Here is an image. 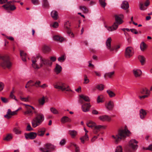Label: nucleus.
<instances>
[{
	"label": "nucleus",
	"instance_id": "f257e3e1",
	"mask_svg": "<svg viewBox=\"0 0 152 152\" xmlns=\"http://www.w3.org/2000/svg\"><path fill=\"white\" fill-rule=\"evenodd\" d=\"M56 60V58L55 56L50 57L49 60L43 58L37 54L32 58V66L35 69H38L42 67L43 65L51 66L53 62L55 61Z\"/></svg>",
	"mask_w": 152,
	"mask_h": 152
},
{
	"label": "nucleus",
	"instance_id": "f03ea898",
	"mask_svg": "<svg viewBox=\"0 0 152 152\" xmlns=\"http://www.w3.org/2000/svg\"><path fill=\"white\" fill-rule=\"evenodd\" d=\"M115 21L112 26H108L106 25L104 26L109 32L112 31L116 30L119 25L121 24L124 22L123 20L124 16L122 14H120L119 15H115Z\"/></svg>",
	"mask_w": 152,
	"mask_h": 152
},
{
	"label": "nucleus",
	"instance_id": "7ed1b4c3",
	"mask_svg": "<svg viewBox=\"0 0 152 152\" xmlns=\"http://www.w3.org/2000/svg\"><path fill=\"white\" fill-rule=\"evenodd\" d=\"M130 131L125 128L124 129H121L118 131V133L115 135H113L112 137L115 143L117 144L121 141L123 138L128 136Z\"/></svg>",
	"mask_w": 152,
	"mask_h": 152
},
{
	"label": "nucleus",
	"instance_id": "20e7f679",
	"mask_svg": "<svg viewBox=\"0 0 152 152\" xmlns=\"http://www.w3.org/2000/svg\"><path fill=\"white\" fill-rule=\"evenodd\" d=\"M87 126L90 128L94 127L93 133L95 134H97L101 129H105L106 126L103 125H96L95 123L91 120L88 121L86 123Z\"/></svg>",
	"mask_w": 152,
	"mask_h": 152
},
{
	"label": "nucleus",
	"instance_id": "39448f33",
	"mask_svg": "<svg viewBox=\"0 0 152 152\" xmlns=\"http://www.w3.org/2000/svg\"><path fill=\"white\" fill-rule=\"evenodd\" d=\"M44 120V115L40 113L37 115L32 121L31 123L32 126L35 128L40 125Z\"/></svg>",
	"mask_w": 152,
	"mask_h": 152
},
{
	"label": "nucleus",
	"instance_id": "423d86ee",
	"mask_svg": "<svg viewBox=\"0 0 152 152\" xmlns=\"http://www.w3.org/2000/svg\"><path fill=\"white\" fill-rule=\"evenodd\" d=\"M0 58L1 60L0 64L1 67L4 69L6 68L9 69L10 68L12 64L8 56H2L0 57Z\"/></svg>",
	"mask_w": 152,
	"mask_h": 152
},
{
	"label": "nucleus",
	"instance_id": "0eeeda50",
	"mask_svg": "<svg viewBox=\"0 0 152 152\" xmlns=\"http://www.w3.org/2000/svg\"><path fill=\"white\" fill-rule=\"evenodd\" d=\"M138 142L135 139H132L129 142V148L127 149V152H132L135 151L138 147V145L137 144Z\"/></svg>",
	"mask_w": 152,
	"mask_h": 152
},
{
	"label": "nucleus",
	"instance_id": "6e6552de",
	"mask_svg": "<svg viewBox=\"0 0 152 152\" xmlns=\"http://www.w3.org/2000/svg\"><path fill=\"white\" fill-rule=\"evenodd\" d=\"M54 88L56 89L61 90L62 91L66 90V91H72L70 89H67V88L69 87V86H66L64 83L61 82H58L56 83V84L54 85Z\"/></svg>",
	"mask_w": 152,
	"mask_h": 152
},
{
	"label": "nucleus",
	"instance_id": "1a4fd4ad",
	"mask_svg": "<svg viewBox=\"0 0 152 152\" xmlns=\"http://www.w3.org/2000/svg\"><path fill=\"white\" fill-rule=\"evenodd\" d=\"M112 39L110 37H109L107 39L106 42V45L107 49L110 52H113L115 50L116 51L118 49L120 48L119 45L116 46H111V42Z\"/></svg>",
	"mask_w": 152,
	"mask_h": 152
},
{
	"label": "nucleus",
	"instance_id": "9d476101",
	"mask_svg": "<svg viewBox=\"0 0 152 152\" xmlns=\"http://www.w3.org/2000/svg\"><path fill=\"white\" fill-rule=\"evenodd\" d=\"M44 147L39 148V150L41 152H50L51 150L54 148V146L50 143H47L44 145Z\"/></svg>",
	"mask_w": 152,
	"mask_h": 152
},
{
	"label": "nucleus",
	"instance_id": "9b49d317",
	"mask_svg": "<svg viewBox=\"0 0 152 152\" xmlns=\"http://www.w3.org/2000/svg\"><path fill=\"white\" fill-rule=\"evenodd\" d=\"M6 3V4L2 6L5 10L13 11L16 9V7L15 5L11 4L13 3L12 1H7Z\"/></svg>",
	"mask_w": 152,
	"mask_h": 152
},
{
	"label": "nucleus",
	"instance_id": "f8f14e48",
	"mask_svg": "<svg viewBox=\"0 0 152 152\" xmlns=\"http://www.w3.org/2000/svg\"><path fill=\"white\" fill-rule=\"evenodd\" d=\"M20 109H21V108L19 107L16 110L13 111H12L11 109H8L7 113V114L6 115H4V118L8 119H10L11 117V115H14L17 114V112Z\"/></svg>",
	"mask_w": 152,
	"mask_h": 152
},
{
	"label": "nucleus",
	"instance_id": "ddd939ff",
	"mask_svg": "<svg viewBox=\"0 0 152 152\" xmlns=\"http://www.w3.org/2000/svg\"><path fill=\"white\" fill-rule=\"evenodd\" d=\"M133 53V49L131 47L126 48L125 50V56L127 58H129L132 56Z\"/></svg>",
	"mask_w": 152,
	"mask_h": 152
},
{
	"label": "nucleus",
	"instance_id": "4468645a",
	"mask_svg": "<svg viewBox=\"0 0 152 152\" xmlns=\"http://www.w3.org/2000/svg\"><path fill=\"white\" fill-rule=\"evenodd\" d=\"M24 135L26 139L33 140L36 137L37 134L36 132H31L29 133H25Z\"/></svg>",
	"mask_w": 152,
	"mask_h": 152
},
{
	"label": "nucleus",
	"instance_id": "2eb2a0df",
	"mask_svg": "<svg viewBox=\"0 0 152 152\" xmlns=\"http://www.w3.org/2000/svg\"><path fill=\"white\" fill-rule=\"evenodd\" d=\"M133 73L135 77H139L141 75L142 72L140 69H134L133 70Z\"/></svg>",
	"mask_w": 152,
	"mask_h": 152
},
{
	"label": "nucleus",
	"instance_id": "dca6fc26",
	"mask_svg": "<svg viewBox=\"0 0 152 152\" xmlns=\"http://www.w3.org/2000/svg\"><path fill=\"white\" fill-rule=\"evenodd\" d=\"M146 1L145 2V6L144 5L142 2H140V8L141 10H144L146 9V7L149 5L150 2L149 0H146Z\"/></svg>",
	"mask_w": 152,
	"mask_h": 152
},
{
	"label": "nucleus",
	"instance_id": "f3484780",
	"mask_svg": "<svg viewBox=\"0 0 152 152\" xmlns=\"http://www.w3.org/2000/svg\"><path fill=\"white\" fill-rule=\"evenodd\" d=\"M80 98L79 100V102L81 104L83 103V100L86 102L90 101V99L87 96L81 95L80 96Z\"/></svg>",
	"mask_w": 152,
	"mask_h": 152
},
{
	"label": "nucleus",
	"instance_id": "a211bd4d",
	"mask_svg": "<svg viewBox=\"0 0 152 152\" xmlns=\"http://www.w3.org/2000/svg\"><path fill=\"white\" fill-rule=\"evenodd\" d=\"M91 107L89 103L85 104L82 106V110L85 112H87L89 111V108Z\"/></svg>",
	"mask_w": 152,
	"mask_h": 152
},
{
	"label": "nucleus",
	"instance_id": "6ab92c4d",
	"mask_svg": "<svg viewBox=\"0 0 152 152\" xmlns=\"http://www.w3.org/2000/svg\"><path fill=\"white\" fill-rule=\"evenodd\" d=\"M99 118L103 121H109L111 120L110 117L106 115L100 116L99 117Z\"/></svg>",
	"mask_w": 152,
	"mask_h": 152
},
{
	"label": "nucleus",
	"instance_id": "aec40b11",
	"mask_svg": "<svg viewBox=\"0 0 152 152\" xmlns=\"http://www.w3.org/2000/svg\"><path fill=\"white\" fill-rule=\"evenodd\" d=\"M26 110L24 112L25 115H27L28 116H31L33 115V111L30 108L26 107Z\"/></svg>",
	"mask_w": 152,
	"mask_h": 152
},
{
	"label": "nucleus",
	"instance_id": "412c9836",
	"mask_svg": "<svg viewBox=\"0 0 152 152\" xmlns=\"http://www.w3.org/2000/svg\"><path fill=\"white\" fill-rule=\"evenodd\" d=\"M140 116L141 119H144L147 114L146 111L143 109H141L140 110Z\"/></svg>",
	"mask_w": 152,
	"mask_h": 152
},
{
	"label": "nucleus",
	"instance_id": "4be33fe9",
	"mask_svg": "<svg viewBox=\"0 0 152 152\" xmlns=\"http://www.w3.org/2000/svg\"><path fill=\"white\" fill-rule=\"evenodd\" d=\"M129 7V4L126 1H123L121 4V8L124 10H126Z\"/></svg>",
	"mask_w": 152,
	"mask_h": 152
},
{
	"label": "nucleus",
	"instance_id": "5701e85b",
	"mask_svg": "<svg viewBox=\"0 0 152 152\" xmlns=\"http://www.w3.org/2000/svg\"><path fill=\"white\" fill-rule=\"evenodd\" d=\"M45 129L44 128L40 129L38 130L37 134L40 136H43L45 134Z\"/></svg>",
	"mask_w": 152,
	"mask_h": 152
},
{
	"label": "nucleus",
	"instance_id": "b1692460",
	"mask_svg": "<svg viewBox=\"0 0 152 152\" xmlns=\"http://www.w3.org/2000/svg\"><path fill=\"white\" fill-rule=\"evenodd\" d=\"M51 15L54 20H56L58 18V14L57 11L53 10L51 13Z\"/></svg>",
	"mask_w": 152,
	"mask_h": 152
},
{
	"label": "nucleus",
	"instance_id": "393cba45",
	"mask_svg": "<svg viewBox=\"0 0 152 152\" xmlns=\"http://www.w3.org/2000/svg\"><path fill=\"white\" fill-rule=\"evenodd\" d=\"M113 107V103L111 101H109L106 105V108L109 110H111Z\"/></svg>",
	"mask_w": 152,
	"mask_h": 152
},
{
	"label": "nucleus",
	"instance_id": "a878e982",
	"mask_svg": "<svg viewBox=\"0 0 152 152\" xmlns=\"http://www.w3.org/2000/svg\"><path fill=\"white\" fill-rule=\"evenodd\" d=\"M53 39L58 41L61 42L63 41L64 40V38L62 37L57 35L53 36Z\"/></svg>",
	"mask_w": 152,
	"mask_h": 152
},
{
	"label": "nucleus",
	"instance_id": "bb28decb",
	"mask_svg": "<svg viewBox=\"0 0 152 152\" xmlns=\"http://www.w3.org/2000/svg\"><path fill=\"white\" fill-rule=\"evenodd\" d=\"M62 70L61 67L58 65V64H56V66L55 68V72L57 74H58Z\"/></svg>",
	"mask_w": 152,
	"mask_h": 152
},
{
	"label": "nucleus",
	"instance_id": "cd10ccee",
	"mask_svg": "<svg viewBox=\"0 0 152 152\" xmlns=\"http://www.w3.org/2000/svg\"><path fill=\"white\" fill-rule=\"evenodd\" d=\"M71 120L68 117L65 116L63 117L61 120V122L62 123H65L67 122H70L71 121Z\"/></svg>",
	"mask_w": 152,
	"mask_h": 152
},
{
	"label": "nucleus",
	"instance_id": "c85d7f7f",
	"mask_svg": "<svg viewBox=\"0 0 152 152\" xmlns=\"http://www.w3.org/2000/svg\"><path fill=\"white\" fill-rule=\"evenodd\" d=\"M20 55L23 61L25 62L26 61V54L23 51H20Z\"/></svg>",
	"mask_w": 152,
	"mask_h": 152
},
{
	"label": "nucleus",
	"instance_id": "c756f323",
	"mask_svg": "<svg viewBox=\"0 0 152 152\" xmlns=\"http://www.w3.org/2000/svg\"><path fill=\"white\" fill-rule=\"evenodd\" d=\"M42 50L44 53H48L51 51L50 48L46 45H45L43 47Z\"/></svg>",
	"mask_w": 152,
	"mask_h": 152
},
{
	"label": "nucleus",
	"instance_id": "7c9ffc66",
	"mask_svg": "<svg viewBox=\"0 0 152 152\" xmlns=\"http://www.w3.org/2000/svg\"><path fill=\"white\" fill-rule=\"evenodd\" d=\"M69 134L72 138H74L77 134V132L75 130H70L69 132Z\"/></svg>",
	"mask_w": 152,
	"mask_h": 152
},
{
	"label": "nucleus",
	"instance_id": "2f4dec72",
	"mask_svg": "<svg viewBox=\"0 0 152 152\" xmlns=\"http://www.w3.org/2000/svg\"><path fill=\"white\" fill-rule=\"evenodd\" d=\"M19 129L20 128L15 127L13 129V132L16 134H21L22 132Z\"/></svg>",
	"mask_w": 152,
	"mask_h": 152
},
{
	"label": "nucleus",
	"instance_id": "473e14b6",
	"mask_svg": "<svg viewBox=\"0 0 152 152\" xmlns=\"http://www.w3.org/2000/svg\"><path fill=\"white\" fill-rule=\"evenodd\" d=\"M138 58L142 65H143L145 61L144 57L140 55L138 56Z\"/></svg>",
	"mask_w": 152,
	"mask_h": 152
},
{
	"label": "nucleus",
	"instance_id": "72a5a7b5",
	"mask_svg": "<svg viewBox=\"0 0 152 152\" xmlns=\"http://www.w3.org/2000/svg\"><path fill=\"white\" fill-rule=\"evenodd\" d=\"M147 46L146 44L143 42H142L140 45V48L142 51H144L146 48Z\"/></svg>",
	"mask_w": 152,
	"mask_h": 152
},
{
	"label": "nucleus",
	"instance_id": "f704fd0d",
	"mask_svg": "<svg viewBox=\"0 0 152 152\" xmlns=\"http://www.w3.org/2000/svg\"><path fill=\"white\" fill-rule=\"evenodd\" d=\"M106 0H99V3L100 5L103 8H104L107 5L105 2Z\"/></svg>",
	"mask_w": 152,
	"mask_h": 152
},
{
	"label": "nucleus",
	"instance_id": "c9c22d12",
	"mask_svg": "<svg viewBox=\"0 0 152 152\" xmlns=\"http://www.w3.org/2000/svg\"><path fill=\"white\" fill-rule=\"evenodd\" d=\"M80 9L84 13H87L88 12V10L87 8L84 6H81L80 7Z\"/></svg>",
	"mask_w": 152,
	"mask_h": 152
},
{
	"label": "nucleus",
	"instance_id": "e433bc0d",
	"mask_svg": "<svg viewBox=\"0 0 152 152\" xmlns=\"http://www.w3.org/2000/svg\"><path fill=\"white\" fill-rule=\"evenodd\" d=\"M104 100V96L103 95H101L98 96L97 100V103L102 102Z\"/></svg>",
	"mask_w": 152,
	"mask_h": 152
},
{
	"label": "nucleus",
	"instance_id": "4c0bfd02",
	"mask_svg": "<svg viewBox=\"0 0 152 152\" xmlns=\"http://www.w3.org/2000/svg\"><path fill=\"white\" fill-rule=\"evenodd\" d=\"M88 137L87 134H85V135L83 137L80 138L81 142L83 143H84L85 140H88Z\"/></svg>",
	"mask_w": 152,
	"mask_h": 152
},
{
	"label": "nucleus",
	"instance_id": "58836bf2",
	"mask_svg": "<svg viewBox=\"0 0 152 152\" xmlns=\"http://www.w3.org/2000/svg\"><path fill=\"white\" fill-rule=\"evenodd\" d=\"M12 138V134H7L4 140H5L8 141L11 140Z\"/></svg>",
	"mask_w": 152,
	"mask_h": 152
},
{
	"label": "nucleus",
	"instance_id": "ea45409f",
	"mask_svg": "<svg viewBox=\"0 0 152 152\" xmlns=\"http://www.w3.org/2000/svg\"><path fill=\"white\" fill-rule=\"evenodd\" d=\"M114 71L106 73L104 75V77L105 78L107 76L108 77L110 78L114 75Z\"/></svg>",
	"mask_w": 152,
	"mask_h": 152
},
{
	"label": "nucleus",
	"instance_id": "a19ab883",
	"mask_svg": "<svg viewBox=\"0 0 152 152\" xmlns=\"http://www.w3.org/2000/svg\"><path fill=\"white\" fill-rule=\"evenodd\" d=\"M107 92L109 96L110 97H113L115 95V94L110 90H107Z\"/></svg>",
	"mask_w": 152,
	"mask_h": 152
},
{
	"label": "nucleus",
	"instance_id": "79ce46f5",
	"mask_svg": "<svg viewBox=\"0 0 152 152\" xmlns=\"http://www.w3.org/2000/svg\"><path fill=\"white\" fill-rule=\"evenodd\" d=\"M42 6L46 8L49 7V4L47 0H43Z\"/></svg>",
	"mask_w": 152,
	"mask_h": 152
},
{
	"label": "nucleus",
	"instance_id": "37998d69",
	"mask_svg": "<svg viewBox=\"0 0 152 152\" xmlns=\"http://www.w3.org/2000/svg\"><path fill=\"white\" fill-rule=\"evenodd\" d=\"M38 101L40 104L42 105H43L45 103L44 97L43 96L42 98L39 99Z\"/></svg>",
	"mask_w": 152,
	"mask_h": 152
},
{
	"label": "nucleus",
	"instance_id": "c03bdc74",
	"mask_svg": "<svg viewBox=\"0 0 152 152\" xmlns=\"http://www.w3.org/2000/svg\"><path fill=\"white\" fill-rule=\"evenodd\" d=\"M72 145L75 147V152H80L79 147L75 142H73L71 143Z\"/></svg>",
	"mask_w": 152,
	"mask_h": 152
},
{
	"label": "nucleus",
	"instance_id": "a18cd8bd",
	"mask_svg": "<svg viewBox=\"0 0 152 152\" xmlns=\"http://www.w3.org/2000/svg\"><path fill=\"white\" fill-rule=\"evenodd\" d=\"M115 152H123L122 146L119 145L117 146L115 149Z\"/></svg>",
	"mask_w": 152,
	"mask_h": 152
},
{
	"label": "nucleus",
	"instance_id": "49530a36",
	"mask_svg": "<svg viewBox=\"0 0 152 152\" xmlns=\"http://www.w3.org/2000/svg\"><path fill=\"white\" fill-rule=\"evenodd\" d=\"M66 59V58L64 55L61 56L59 57L58 59V61L60 62H63Z\"/></svg>",
	"mask_w": 152,
	"mask_h": 152
},
{
	"label": "nucleus",
	"instance_id": "de8ad7c7",
	"mask_svg": "<svg viewBox=\"0 0 152 152\" xmlns=\"http://www.w3.org/2000/svg\"><path fill=\"white\" fill-rule=\"evenodd\" d=\"M50 110L54 114H56L58 113V111L54 107H51L50 108Z\"/></svg>",
	"mask_w": 152,
	"mask_h": 152
},
{
	"label": "nucleus",
	"instance_id": "09e8293b",
	"mask_svg": "<svg viewBox=\"0 0 152 152\" xmlns=\"http://www.w3.org/2000/svg\"><path fill=\"white\" fill-rule=\"evenodd\" d=\"M64 27L66 29H68L70 26V23L68 21H66L64 23Z\"/></svg>",
	"mask_w": 152,
	"mask_h": 152
},
{
	"label": "nucleus",
	"instance_id": "8fccbe9b",
	"mask_svg": "<svg viewBox=\"0 0 152 152\" xmlns=\"http://www.w3.org/2000/svg\"><path fill=\"white\" fill-rule=\"evenodd\" d=\"M96 87V88L99 90H102L104 89V86L102 84L98 85Z\"/></svg>",
	"mask_w": 152,
	"mask_h": 152
},
{
	"label": "nucleus",
	"instance_id": "3c124183",
	"mask_svg": "<svg viewBox=\"0 0 152 152\" xmlns=\"http://www.w3.org/2000/svg\"><path fill=\"white\" fill-rule=\"evenodd\" d=\"M90 82L89 80L87 78V77L86 75H85L84 76V84H87L89 83Z\"/></svg>",
	"mask_w": 152,
	"mask_h": 152
},
{
	"label": "nucleus",
	"instance_id": "603ef678",
	"mask_svg": "<svg viewBox=\"0 0 152 152\" xmlns=\"http://www.w3.org/2000/svg\"><path fill=\"white\" fill-rule=\"evenodd\" d=\"M33 83V81L31 80H30L28 81L27 82L25 87L26 88H29L30 86V85H29V84H31V83Z\"/></svg>",
	"mask_w": 152,
	"mask_h": 152
},
{
	"label": "nucleus",
	"instance_id": "864d4df0",
	"mask_svg": "<svg viewBox=\"0 0 152 152\" xmlns=\"http://www.w3.org/2000/svg\"><path fill=\"white\" fill-rule=\"evenodd\" d=\"M31 2L34 5H37L39 4L38 0H31Z\"/></svg>",
	"mask_w": 152,
	"mask_h": 152
},
{
	"label": "nucleus",
	"instance_id": "5fc2aeb1",
	"mask_svg": "<svg viewBox=\"0 0 152 152\" xmlns=\"http://www.w3.org/2000/svg\"><path fill=\"white\" fill-rule=\"evenodd\" d=\"M41 82L40 81H36L34 84L33 86H35L37 87H39V85L40 84Z\"/></svg>",
	"mask_w": 152,
	"mask_h": 152
},
{
	"label": "nucleus",
	"instance_id": "6e6d98bb",
	"mask_svg": "<svg viewBox=\"0 0 152 152\" xmlns=\"http://www.w3.org/2000/svg\"><path fill=\"white\" fill-rule=\"evenodd\" d=\"M4 84L3 83L0 82V91H2L4 88Z\"/></svg>",
	"mask_w": 152,
	"mask_h": 152
},
{
	"label": "nucleus",
	"instance_id": "4d7b16f0",
	"mask_svg": "<svg viewBox=\"0 0 152 152\" xmlns=\"http://www.w3.org/2000/svg\"><path fill=\"white\" fill-rule=\"evenodd\" d=\"M33 130V129L31 127V125L30 124H28L27 126L26 130L27 131H30Z\"/></svg>",
	"mask_w": 152,
	"mask_h": 152
},
{
	"label": "nucleus",
	"instance_id": "13d9d810",
	"mask_svg": "<svg viewBox=\"0 0 152 152\" xmlns=\"http://www.w3.org/2000/svg\"><path fill=\"white\" fill-rule=\"evenodd\" d=\"M1 99L2 101L4 103H7L8 102V99L4 97H1Z\"/></svg>",
	"mask_w": 152,
	"mask_h": 152
},
{
	"label": "nucleus",
	"instance_id": "bf43d9fd",
	"mask_svg": "<svg viewBox=\"0 0 152 152\" xmlns=\"http://www.w3.org/2000/svg\"><path fill=\"white\" fill-rule=\"evenodd\" d=\"M130 31L133 33H134L135 34H137L138 33V32L136 30V29L134 28H132L130 29Z\"/></svg>",
	"mask_w": 152,
	"mask_h": 152
},
{
	"label": "nucleus",
	"instance_id": "052dcab7",
	"mask_svg": "<svg viewBox=\"0 0 152 152\" xmlns=\"http://www.w3.org/2000/svg\"><path fill=\"white\" fill-rule=\"evenodd\" d=\"M58 23L57 22H55L53 25V26L55 28L58 27Z\"/></svg>",
	"mask_w": 152,
	"mask_h": 152
},
{
	"label": "nucleus",
	"instance_id": "680f3d73",
	"mask_svg": "<svg viewBox=\"0 0 152 152\" xmlns=\"http://www.w3.org/2000/svg\"><path fill=\"white\" fill-rule=\"evenodd\" d=\"M20 99L22 101H25L26 102H28V98H26L22 97H20Z\"/></svg>",
	"mask_w": 152,
	"mask_h": 152
},
{
	"label": "nucleus",
	"instance_id": "e2e57ef3",
	"mask_svg": "<svg viewBox=\"0 0 152 152\" xmlns=\"http://www.w3.org/2000/svg\"><path fill=\"white\" fill-rule=\"evenodd\" d=\"M97 134V136H94L91 139V141L92 142H94L95 140L99 136V134Z\"/></svg>",
	"mask_w": 152,
	"mask_h": 152
},
{
	"label": "nucleus",
	"instance_id": "0e129e2a",
	"mask_svg": "<svg viewBox=\"0 0 152 152\" xmlns=\"http://www.w3.org/2000/svg\"><path fill=\"white\" fill-rule=\"evenodd\" d=\"M65 140L64 139H63L60 142V144L61 145H63L65 144Z\"/></svg>",
	"mask_w": 152,
	"mask_h": 152
},
{
	"label": "nucleus",
	"instance_id": "69168bd1",
	"mask_svg": "<svg viewBox=\"0 0 152 152\" xmlns=\"http://www.w3.org/2000/svg\"><path fill=\"white\" fill-rule=\"evenodd\" d=\"M10 96L11 98L14 99L16 101H18L17 99L16 98L15 96L13 94H10Z\"/></svg>",
	"mask_w": 152,
	"mask_h": 152
},
{
	"label": "nucleus",
	"instance_id": "338daca9",
	"mask_svg": "<svg viewBox=\"0 0 152 152\" xmlns=\"http://www.w3.org/2000/svg\"><path fill=\"white\" fill-rule=\"evenodd\" d=\"M67 33L69 35H70L71 34L72 36L73 37V34L72 33L71 31L69 29V28L68 29H67Z\"/></svg>",
	"mask_w": 152,
	"mask_h": 152
},
{
	"label": "nucleus",
	"instance_id": "774afa93",
	"mask_svg": "<svg viewBox=\"0 0 152 152\" xmlns=\"http://www.w3.org/2000/svg\"><path fill=\"white\" fill-rule=\"evenodd\" d=\"M94 72L95 73L96 75L98 77H100L101 75L100 72H98L96 71H94Z\"/></svg>",
	"mask_w": 152,
	"mask_h": 152
}]
</instances>
